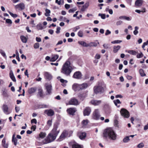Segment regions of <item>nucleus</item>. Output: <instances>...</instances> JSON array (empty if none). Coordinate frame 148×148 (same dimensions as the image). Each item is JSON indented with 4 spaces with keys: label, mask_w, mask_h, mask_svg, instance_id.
I'll use <instances>...</instances> for the list:
<instances>
[{
    "label": "nucleus",
    "mask_w": 148,
    "mask_h": 148,
    "mask_svg": "<svg viewBox=\"0 0 148 148\" xmlns=\"http://www.w3.org/2000/svg\"><path fill=\"white\" fill-rule=\"evenodd\" d=\"M103 136L111 140H115L116 139L117 135L112 128H109L104 130Z\"/></svg>",
    "instance_id": "f257e3e1"
},
{
    "label": "nucleus",
    "mask_w": 148,
    "mask_h": 148,
    "mask_svg": "<svg viewBox=\"0 0 148 148\" xmlns=\"http://www.w3.org/2000/svg\"><path fill=\"white\" fill-rule=\"evenodd\" d=\"M73 69L70 65V62L67 61L63 65L61 72L66 76H69Z\"/></svg>",
    "instance_id": "f03ea898"
},
{
    "label": "nucleus",
    "mask_w": 148,
    "mask_h": 148,
    "mask_svg": "<svg viewBox=\"0 0 148 148\" xmlns=\"http://www.w3.org/2000/svg\"><path fill=\"white\" fill-rule=\"evenodd\" d=\"M57 136L50 133L46 138L43 140L41 142L42 144H46L50 143L54 141L56 138Z\"/></svg>",
    "instance_id": "7ed1b4c3"
},
{
    "label": "nucleus",
    "mask_w": 148,
    "mask_h": 148,
    "mask_svg": "<svg viewBox=\"0 0 148 148\" xmlns=\"http://www.w3.org/2000/svg\"><path fill=\"white\" fill-rule=\"evenodd\" d=\"M100 116L99 110L98 109H95L92 114V119L97 120L99 119Z\"/></svg>",
    "instance_id": "20e7f679"
},
{
    "label": "nucleus",
    "mask_w": 148,
    "mask_h": 148,
    "mask_svg": "<svg viewBox=\"0 0 148 148\" xmlns=\"http://www.w3.org/2000/svg\"><path fill=\"white\" fill-rule=\"evenodd\" d=\"M60 130L58 129V125L55 124L54 125L53 128L50 133L57 136Z\"/></svg>",
    "instance_id": "39448f33"
},
{
    "label": "nucleus",
    "mask_w": 148,
    "mask_h": 148,
    "mask_svg": "<svg viewBox=\"0 0 148 148\" xmlns=\"http://www.w3.org/2000/svg\"><path fill=\"white\" fill-rule=\"evenodd\" d=\"M94 90L95 93L97 94L98 93L103 92L104 89L102 86L98 85L97 86H95L94 87Z\"/></svg>",
    "instance_id": "423d86ee"
},
{
    "label": "nucleus",
    "mask_w": 148,
    "mask_h": 148,
    "mask_svg": "<svg viewBox=\"0 0 148 148\" xmlns=\"http://www.w3.org/2000/svg\"><path fill=\"white\" fill-rule=\"evenodd\" d=\"M120 113L121 115L125 118H128L130 116L129 112L124 108H122L121 110Z\"/></svg>",
    "instance_id": "0eeeda50"
},
{
    "label": "nucleus",
    "mask_w": 148,
    "mask_h": 148,
    "mask_svg": "<svg viewBox=\"0 0 148 148\" xmlns=\"http://www.w3.org/2000/svg\"><path fill=\"white\" fill-rule=\"evenodd\" d=\"M82 75L80 71H78L74 73L73 77L77 79H82Z\"/></svg>",
    "instance_id": "6e6552de"
},
{
    "label": "nucleus",
    "mask_w": 148,
    "mask_h": 148,
    "mask_svg": "<svg viewBox=\"0 0 148 148\" xmlns=\"http://www.w3.org/2000/svg\"><path fill=\"white\" fill-rule=\"evenodd\" d=\"M46 134L45 132H41L36 137V139L40 141L42 139L44 138L46 136Z\"/></svg>",
    "instance_id": "1a4fd4ad"
},
{
    "label": "nucleus",
    "mask_w": 148,
    "mask_h": 148,
    "mask_svg": "<svg viewBox=\"0 0 148 148\" xmlns=\"http://www.w3.org/2000/svg\"><path fill=\"white\" fill-rule=\"evenodd\" d=\"M69 105H77L78 104V102L76 99L73 98L69 101Z\"/></svg>",
    "instance_id": "9d476101"
},
{
    "label": "nucleus",
    "mask_w": 148,
    "mask_h": 148,
    "mask_svg": "<svg viewBox=\"0 0 148 148\" xmlns=\"http://www.w3.org/2000/svg\"><path fill=\"white\" fill-rule=\"evenodd\" d=\"M76 110L75 108H70L67 109L66 111L69 114L73 115Z\"/></svg>",
    "instance_id": "9b49d317"
},
{
    "label": "nucleus",
    "mask_w": 148,
    "mask_h": 148,
    "mask_svg": "<svg viewBox=\"0 0 148 148\" xmlns=\"http://www.w3.org/2000/svg\"><path fill=\"white\" fill-rule=\"evenodd\" d=\"M91 112L90 108L89 107H86L83 111V114L84 116H88Z\"/></svg>",
    "instance_id": "f8f14e48"
},
{
    "label": "nucleus",
    "mask_w": 148,
    "mask_h": 148,
    "mask_svg": "<svg viewBox=\"0 0 148 148\" xmlns=\"http://www.w3.org/2000/svg\"><path fill=\"white\" fill-rule=\"evenodd\" d=\"M2 109L4 112L6 114H8L10 113V111L9 110L8 106L5 104L3 105Z\"/></svg>",
    "instance_id": "ddd939ff"
},
{
    "label": "nucleus",
    "mask_w": 148,
    "mask_h": 148,
    "mask_svg": "<svg viewBox=\"0 0 148 148\" xmlns=\"http://www.w3.org/2000/svg\"><path fill=\"white\" fill-rule=\"evenodd\" d=\"M68 134V132L66 131H64L62 133L61 135L60 136L58 140L60 141H61L63 139H64L67 136Z\"/></svg>",
    "instance_id": "4468645a"
},
{
    "label": "nucleus",
    "mask_w": 148,
    "mask_h": 148,
    "mask_svg": "<svg viewBox=\"0 0 148 148\" xmlns=\"http://www.w3.org/2000/svg\"><path fill=\"white\" fill-rule=\"evenodd\" d=\"M44 76L45 79H48V80H50L52 78V75L49 73L45 72L44 73Z\"/></svg>",
    "instance_id": "2eb2a0df"
},
{
    "label": "nucleus",
    "mask_w": 148,
    "mask_h": 148,
    "mask_svg": "<svg viewBox=\"0 0 148 148\" xmlns=\"http://www.w3.org/2000/svg\"><path fill=\"white\" fill-rule=\"evenodd\" d=\"M45 113L47 114L49 116H51L54 115V112L53 110L51 109L46 110L45 111Z\"/></svg>",
    "instance_id": "dca6fc26"
},
{
    "label": "nucleus",
    "mask_w": 148,
    "mask_h": 148,
    "mask_svg": "<svg viewBox=\"0 0 148 148\" xmlns=\"http://www.w3.org/2000/svg\"><path fill=\"white\" fill-rule=\"evenodd\" d=\"M101 101L98 100H92L91 101V103L94 106H98L101 103Z\"/></svg>",
    "instance_id": "f3484780"
},
{
    "label": "nucleus",
    "mask_w": 148,
    "mask_h": 148,
    "mask_svg": "<svg viewBox=\"0 0 148 148\" xmlns=\"http://www.w3.org/2000/svg\"><path fill=\"white\" fill-rule=\"evenodd\" d=\"M78 135L79 138L81 139H82L86 138V134L84 132H79L78 133Z\"/></svg>",
    "instance_id": "a211bd4d"
},
{
    "label": "nucleus",
    "mask_w": 148,
    "mask_h": 148,
    "mask_svg": "<svg viewBox=\"0 0 148 148\" xmlns=\"http://www.w3.org/2000/svg\"><path fill=\"white\" fill-rule=\"evenodd\" d=\"M72 88L75 91L80 90V84L77 83H74L72 86Z\"/></svg>",
    "instance_id": "6ab92c4d"
},
{
    "label": "nucleus",
    "mask_w": 148,
    "mask_h": 148,
    "mask_svg": "<svg viewBox=\"0 0 148 148\" xmlns=\"http://www.w3.org/2000/svg\"><path fill=\"white\" fill-rule=\"evenodd\" d=\"M88 86V83H84L81 84H80V90H83L86 88Z\"/></svg>",
    "instance_id": "aec40b11"
},
{
    "label": "nucleus",
    "mask_w": 148,
    "mask_h": 148,
    "mask_svg": "<svg viewBox=\"0 0 148 148\" xmlns=\"http://www.w3.org/2000/svg\"><path fill=\"white\" fill-rule=\"evenodd\" d=\"M51 85L50 84H46V88L47 92L48 94H50L51 92Z\"/></svg>",
    "instance_id": "412c9836"
},
{
    "label": "nucleus",
    "mask_w": 148,
    "mask_h": 148,
    "mask_svg": "<svg viewBox=\"0 0 148 148\" xmlns=\"http://www.w3.org/2000/svg\"><path fill=\"white\" fill-rule=\"evenodd\" d=\"M36 87H32L29 88L28 90V93L30 94L35 92L36 90Z\"/></svg>",
    "instance_id": "4be33fe9"
},
{
    "label": "nucleus",
    "mask_w": 148,
    "mask_h": 148,
    "mask_svg": "<svg viewBox=\"0 0 148 148\" xmlns=\"http://www.w3.org/2000/svg\"><path fill=\"white\" fill-rule=\"evenodd\" d=\"M21 39L23 43H26L27 42L28 38L24 36L23 35H22L20 36Z\"/></svg>",
    "instance_id": "5701e85b"
},
{
    "label": "nucleus",
    "mask_w": 148,
    "mask_h": 148,
    "mask_svg": "<svg viewBox=\"0 0 148 148\" xmlns=\"http://www.w3.org/2000/svg\"><path fill=\"white\" fill-rule=\"evenodd\" d=\"M59 56L58 55H54L52 56V58L50 60L51 62H54L56 61L58 58Z\"/></svg>",
    "instance_id": "b1692460"
},
{
    "label": "nucleus",
    "mask_w": 148,
    "mask_h": 148,
    "mask_svg": "<svg viewBox=\"0 0 148 148\" xmlns=\"http://www.w3.org/2000/svg\"><path fill=\"white\" fill-rule=\"evenodd\" d=\"M120 19H125L128 21H131L132 19L131 17H128L126 16H122L119 17Z\"/></svg>",
    "instance_id": "393cba45"
},
{
    "label": "nucleus",
    "mask_w": 148,
    "mask_h": 148,
    "mask_svg": "<svg viewBox=\"0 0 148 148\" xmlns=\"http://www.w3.org/2000/svg\"><path fill=\"white\" fill-rule=\"evenodd\" d=\"M2 144L3 146L5 148H8V144L6 143L5 140V138L3 139L2 141Z\"/></svg>",
    "instance_id": "a878e982"
},
{
    "label": "nucleus",
    "mask_w": 148,
    "mask_h": 148,
    "mask_svg": "<svg viewBox=\"0 0 148 148\" xmlns=\"http://www.w3.org/2000/svg\"><path fill=\"white\" fill-rule=\"evenodd\" d=\"M89 6V2L86 3L84 5H83L81 9L82 11H84L85 10L87 9Z\"/></svg>",
    "instance_id": "bb28decb"
},
{
    "label": "nucleus",
    "mask_w": 148,
    "mask_h": 148,
    "mask_svg": "<svg viewBox=\"0 0 148 148\" xmlns=\"http://www.w3.org/2000/svg\"><path fill=\"white\" fill-rule=\"evenodd\" d=\"M143 2L142 0H136L135 2V5L137 6H140L142 5Z\"/></svg>",
    "instance_id": "cd10ccee"
},
{
    "label": "nucleus",
    "mask_w": 148,
    "mask_h": 148,
    "mask_svg": "<svg viewBox=\"0 0 148 148\" xmlns=\"http://www.w3.org/2000/svg\"><path fill=\"white\" fill-rule=\"evenodd\" d=\"M87 95L85 93H82L80 94L79 95V98L81 100H83L85 97H86Z\"/></svg>",
    "instance_id": "c85d7f7f"
},
{
    "label": "nucleus",
    "mask_w": 148,
    "mask_h": 148,
    "mask_svg": "<svg viewBox=\"0 0 148 148\" xmlns=\"http://www.w3.org/2000/svg\"><path fill=\"white\" fill-rule=\"evenodd\" d=\"M72 148H83V146L78 143H75L72 145Z\"/></svg>",
    "instance_id": "c756f323"
},
{
    "label": "nucleus",
    "mask_w": 148,
    "mask_h": 148,
    "mask_svg": "<svg viewBox=\"0 0 148 148\" xmlns=\"http://www.w3.org/2000/svg\"><path fill=\"white\" fill-rule=\"evenodd\" d=\"M78 43L82 45L83 47H88V44L86 43L85 42L83 41H79L78 42Z\"/></svg>",
    "instance_id": "7c9ffc66"
},
{
    "label": "nucleus",
    "mask_w": 148,
    "mask_h": 148,
    "mask_svg": "<svg viewBox=\"0 0 148 148\" xmlns=\"http://www.w3.org/2000/svg\"><path fill=\"white\" fill-rule=\"evenodd\" d=\"M120 48L121 46L119 45L114 47H113V52L114 53H116Z\"/></svg>",
    "instance_id": "2f4dec72"
},
{
    "label": "nucleus",
    "mask_w": 148,
    "mask_h": 148,
    "mask_svg": "<svg viewBox=\"0 0 148 148\" xmlns=\"http://www.w3.org/2000/svg\"><path fill=\"white\" fill-rule=\"evenodd\" d=\"M127 52L130 54L133 55H136L137 53L135 51L133 50H130L127 51Z\"/></svg>",
    "instance_id": "473e14b6"
},
{
    "label": "nucleus",
    "mask_w": 148,
    "mask_h": 148,
    "mask_svg": "<svg viewBox=\"0 0 148 148\" xmlns=\"http://www.w3.org/2000/svg\"><path fill=\"white\" fill-rule=\"evenodd\" d=\"M88 121L87 119L83 120L82 122V124L83 126H86L88 123Z\"/></svg>",
    "instance_id": "72a5a7b5"
},
{
    "label": "nucleus",
    "mask_w": 148,
    "mask_h": 148,
    "mask_svg": "<svg viewBox=\"0 0 148 148\" xmlns=\"http://www.w3.org/2000/svg\"><path fill=\"white\" fill-rule=\"evenodd\" d=\"M88 47H96L97 45V43L95 42H91L88 44Z\"/></svg>",
    "instance_id": "f704fd0d"
},
{
    "label": "nucleus",
    "mask_w": 148,
    "mask_h": 148,
    "mask_svg": "<svg viewBox=\"0 0 148 148\" xmlns=\"http://www.w3.org/2000/svg\"><path fill=\"white\" fill-rule=\"evenodd\" d=\"M139 72L140 75L142 77H144L146 76V74L145 73L144 70L143 69H140L139 70Z\"/></svg>",
    "instance_id": "c9c22d12"
},
{
    "label": "nucleus",
    "mask_w": 148,
    "mask_h": 148,
    "mask_svg": "<svg viewBox=\"0 0 148 148\" xmlns=\"http://www.w3.org/2000/svg\"><path fill=\"white\" fill-rule=\"evenodd\" d=\"M130 140L129 136H127L125 137L123 139V141L124 143L128 142Z\"/></svg>",
    "instance_id": "e433bc0d"
},
{
    "label": "nucleus",
    "mask_w": 148,
    "mask_h": 148,
    "mask_svg": "<svg viewBox=\"0 0 148 148\" xmlns=\"http://www.w3.org/2000/svg\"><path fill=\"white\" fill-rule=\"evenodd\" d=\"M10 77L12 79V80L13 81H14V82H16V79H15L12 73H10Z\"/></svg>",
    "instance_id": "4c0bfd02"
},
{
    "label": "nucleus",
    "mask_w": 148,
    "mask_h": 148,
    "mask_svg": "<svg viewBox=\"0 0 148 148\" xmlns=\"http://www.w3.org/2000/svg\"><path fill=\"white\" fill-rule=\"evenodd\" d=\"M114 103L115 104V105L116 106H117V107H119V106L117 105V104H121V102H120V101L119 99H117L116 100H114Z\"/></svg>",
    "instance_id": "58836bf2"
},
{
    "label": "nucleus",
    "mask_w": 148,
    "mask_h": 148,
    "mask_svg": "<svg viewBox=\"0 0 148 148\" xmlns=\"http://www.w3.org/2000/svg\"><path fill=\"white\" fill-rule=\"evenodd\" d=\"M36 27L38 30H42L43 29V27L41 24H39L37 25Z\"/></svg>",
    "instance_id": "ea45409f"
},
{
    "label": "nucleus",
    "mask_w": 148,
    "mask_h": 148,
    "mask_svg": "<svg viewBox=\"0 0 148 148\" xmlns=\"http://www.w3.org/2000/svg\"><path fill=\"white\" fill-rule=\"evenodd\" d=\"M138 27L137 26H136L135 27L134 29L135 30L133 32V33L134 34L136 35L138 33Z\"/></svg>",
    "instance_id": "a19ab883"
},
{
    "label": "nucleus",
    "mask_w": 148,
    "mask_h": 148,
    "mask_svg": "<svg viewBox=\"0 0 148 148\" xmlns=\"http://www.w3.org/2000/svg\"><path fill=\"white\" fill-rule=\"evenodd\" d=\"M46 13L45 14V15L47 16H49L50 15V10L47 9L45 10Z\"/></svg>",
    "instance_id": "79ce46f5"
},
{
    "label": "nucleus",
    "mask_w": 148,
    "mask_h": 148,
    "mask_svg": "<svg viewBox=\"0 0 148 148\" xmlns=\"http://www.w3.org/2000/svg\"><path fill=\"white\" fill-rule=\"evenodd\" d=\"M55 2L58 5H60L61 3L63 4L64 3V0H60L59 1L58 0H56Z\"/></svg>",
    "instance_id": "37998d69"
},
{
    "label": "nucleus",
    "mask_w": 148,
    "mask_h": 148,
    "mask_svg": "<svg viewBox=\"0 0 148 148\" xmlns=\"http://www.w3.org/2000/svg\"><path fill=\"white\" fill-rule=\"evenodd\" d=\"M18 7L20 8L22 10L23 9L25 8V5L23 3H20L18 5Z\"/></svg>",
    "instance_id": "c03bdc74"
},
{
    "label": "nucleus",
    "mask_w": 148,
    "mask_h": 148,
    "mask_svg": "<svg viewBox=\"0 0 148 148\" xmlns=\"http://www.w3.org/2000/svg\"><path fill=\"white\" fill-rule=\"evenodd\" d=\"M122 42V40H116L111 42V43L112 44H118L121 43Z\"/></svg>",
    "instance_id": "a18cd8bd"
},
{
    "label": "nucleus",
    "mask_w": 148,
    "mask_h": 148,
    "mask_svg": "<svg viewBox=\"0 0 148 148\" xmlns=\"http://www.w3.org/2000/svg\"><path fill=\"white\" fill-rule=\"evenodd\" d=\"M38 94L40 97L42 96V90L41 89H39L38 90Z\"/></svg>",
    "instance_id": "49530a36"
},
{
    "label": "nucleus",
    "mask_w": 148,
    "mask_h": 148,
    "mask_svg": "<svg viewBox=\"0 0 148 148\" xmlns=\"http://www.w3.org/2000/svg\"><path fill=\"white\" fill-rule=\"evenodd\" d=\"M147 44H148V40H147L146 42H144L143 43V44L142 46V48L144 50H145V49H144L145 46L147 45Z\"/></svg>",
    "instance_id": "de8ad7c7"
},
{
    "label": "nucleus",
    "mask_w": 148,
    "mask_h": 148,
    "mask_svg": "<svg viewBox=\"0 0 148 148\" xmlns=\"http://www.w3.org/2000/svg\"><path fill=\"white\" fill-rule=\"evenodd\" d=\"M143 56V53L142 52H140V53L139 54H138L137 55V58H139L142 57Z\"/></svg>",
    "instance_id": "09e8293b"
},
{
    "label": "nucleus",
    "mask_w": 148,
    "mask_h": 148,
    "mask_svg": "<svg viewBox=\"0 0 148 148\" xmlns=\"http://www.w3.org/2000/svg\"><path fill=\"white\" fill-rule=\"evenodd\" d=\"M8 12L13 17L15 18L17 16V15L16 14H13V13L10 11H9Z\"/></svg>",
    "instance_id": "8fccbe9b"
},
{
    "label": "nucleus",
    "mask_w": 148,
    "mask_h": 148,
    "mask_svg": "<svg viewBox=\"0 0 148 148\" xmlns=\"http://www.w3.org/2000/svg\"><path fill=\"white\" fill-rule=\"evenodd\" d=\"M34 48L36 49L38 48L39 47V43H35L34 45Z\"/></svg>",
    "instance_id": "3c124183"
},
{
    "label": "nucleus",
    "mask_w": 148,
    "mask_h": 148,
    "mask_svg": "<svg viewBox=\"0 0 148 148\" xmlns=\"http://www.w3.org/2000/svg\"><path fill=\"white\" fill-rule=\"evenodd\" d=\"M99 16H100L101 18L103 19H105L106 18V15L104 14H99Z\"/></svg>",
    "instance_id": "603ef678"
},
{
    "label": "nucleus",
    "mask_w": 148,
    "mask_h": 148,
    "mask_svg": "<svg viewBox=\"0 0 148 148\" xmlns=\"http://www.w3.org/2000/svg\"><path fill=\"white\" fill-rule=\"evenodd\" d=\"M144 145L143 143H140L137 145V147L139 148L143 147H144Z\"/></svg>",
    "instance_id": "864d4df0"
},
{
    "label": "nucleus",
    "mask_w": 148,
    "mask_h": 148,
    "mask_svg": "<svg viewBox=\"0 0 148 148\" xmlns=\"http://www.w3.org/2000/svg\"><path fill=\"white\" fill-rule=\"evenodd\" d=\"M12 142L14 143V144L15 145H16L17 144V140L16 138H12Z\"/></svg>",
    "instance_id": "5fc2aeb1"
},
{
    "label": "nucleus",
    "mask_w": 148,
    "mask_h": 148,
    "mask_svg": "<svg viewBox=\"0 0 148 148\" xmlns=\"http://www.w3.org/2000/svg\"><path fill=\"white\" fill-rule=\"evenodd\" d=\"M61 29V28L59 27H57L56 29V33L57 34H59L60 32V30Z\"/></svg>",
    "instance_id": "6e6d98bb"
},
{
    "label": "nucleus",
    "mask_w": 148,
    "mask_h": 148,
    "mask_svg": "<svg viewBox=\"0 0 148 148\" xmlns=\"http://www.w3.org/2000/svg\"><path fill=\"white\" fill-rule=\"evenodd\" d=\"M101 57V56L100 54H96L95 56V58L97 59H99Z\"/></svg>",
    "instance_id": "4d7b16f0"
},
{
    "label": "nucleus",
    "mask_w": 148,
    "mask_h": 148,
    "mask_svg": "<svg viewBox=\"0 0 148 148\" xmlns=\"http://www.w3.org/2000/svg\"><path fill=\"white\" fill-rule=\"evenodd\" d=\"M78 36L80 37H82L83 35V33L82 31H79L78 33Z\"/></svg>",
    "instance_id": "13d9d810"
},
{
    "label": "nucleus",
    "mask_w": 148,
    "mask_h": 148,
    "mask_svg": "<svg viewBox=\"0 0 148 148\" xmlns=\"http://www.w3.org/2000/svg\"><path fill=\"white\" fill-rule=\"evenodd\" d=\"M6 23L9 24H11L12 23V21L11 20L9 19H7L6 20Z\"/></svg>",
    "instance_id": "bf43d9fd"
},
{
    "label": "nucleus",
    "mask_w": 148,
    "mask_h": 148,
    "mask_svg": "<svg viewBox=\"0 0 148 148\" xmlns=\"http://www.w3.org/2000/svg\"><path fill=\"white\" fill-rule=\"evenodd\" d=\"M31 123H35L36 124L37 123L36 120L35 119H32L31 121Z\"/></svg>",
    "instance_id": "052dcab7"
},
{
    "label": "nucleus",
    "mask_w": 148,
    "mask_h": 148,
    "mask_svg": "<svg viewBox=\"0 0 148 148\" xmlns=\"http://www.w3.org/2000/svg\"><path fill=\"white\" fill-rule=\"evenodd\" d=\"M123 23V22L121 21H117L116 23V24L117 25H121Z\"/></svg>",
    "instance_id": "680f3d73"
},
{
    "label": "nucleus",
    "mask_w": 148,
    "mask_h": 148,
    "mask_svg": "<svg viewBox=\"0 0 148 148\" xmlns=\"http://www.w3.org/2000/svg\"><path fill=\"white\" fill-rule=\"evenodd\" d=\"M111 33V32L109 30H107L106 31L105 34L106 36H107L108 34H110Z\"/></svg>",
    "instance_id": "e2e57ef3"
},
{
    "label": "nucleus",
    "mask_w": 148,
    "mask_h": 148,
    "mask_svg": "<svg viewBox=\"0 0 148 148\" xmlns=\"http://www.w3.org/2000/svg\"><path fill=\"white\" fill-rule=\"evenodd\" d=\"M47 124L49 126H50L52 124V121L51 120H49L47 122Z\"/></svg>",
    "instance_id": "0e129e2a"
},
{
    "label": "nucleus",
    "mask_w": 148,
    "mask_h": 148,
    "mask_svg": "<svg viewBox=\"0 0 148 148\" xmlns=\"http://www.w3.org/2000/svg\"><path fill=\"white\" fill-rule=\"evenodd\" d=\"M80 28V27L79 26H77L75 27L74 28L73 30L74 32H76L77 30L79 29Z\"/></svg>",
    "instance_id": "69168bd1"
},
{
    "label": "nucleus",
    "mask_w": 148,
    "mask_h": 148,
    "mask_svg": "<svg viewBox=\"0 0 148 148\" xmlns=\"http://www.w3.org/2000/svg\"><path fill=\"white\" fill-rule=\"evenodd\" d=\"M103 47L105 49H107L108 48V45L107 44H105L103 45Z\"/></svg>",
    "instance_id": "338daca9"
},
{
    "label": "nucleus",
    "mask_w": 148,
    "mask_h": 148,
    "mask_svg": "<svg viewBox=\"0 0 148 148\" xmlns=\"http://www.w3.org/2000/svg\"><path fill=\"white\" fill-rule=\"evenodd\" d=\"M148 129V123L147 125H145L144 127V130H147Z\"/></svg>",
    "instance_id": "774afa93"
}]
</instances>
